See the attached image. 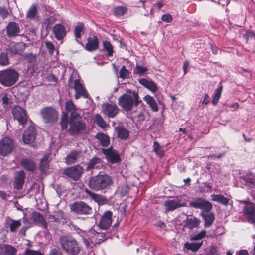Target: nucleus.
Returning a JSON list of instances; mask_svg holds the SVG:
<instances>
[{"mask_svg":"<svg viewBox=\"0 0 255 255\" xmlns=\"http://www.w3.org/2000/svg\"><path fill=\"white\" fill-rule=\"evenodd\" d=\"M83 173V168L78 165L68 167L64 170L63 172L64 175L75 181L78 180Z\"/></svg>","mask_w":255,"mask_h":255,"instance_id":"13","label":"nucleus"},{"mask_svg":"<svg viewBox=\"0 0 255 255\" xmlns=\"http://www.w3.org/2000/svg\"><path fill=\"white\" fill-rule=\"evenodd\" d=\"M190 205L195 208L202 209L206 212L210 211L212 208V205L210 202L202 198H198L190 202Z\"/></svg>","mask_w":255,"mask_h":255,"instance_id":"14","label":"nucleus"},{"mask_svg":"<svg viewBox=\"0 0 255 255\" xmlns=\"http://www.w3.org/2000/svg\"><path fill=\"white\" fill-rule=\"evenodd\" d=\"M70 209L74 214L80 216L79 218L85 219L93 213L92 207L81 201H75L70 205Z\"/></svg>","mask_w":255,"mask_h":255,"instance_id":"4","label":"nucleus"},{"mask_svg":"<svg viewBox=\"0 0 255 255\" xmlns=\"http://www.w3.org/2000/svg\"><path fill=\"white\" fill-rule=\"evenodd\" d=\"M17 250L11 245H4L0 249V255H15Z\"/></svg>","mask_w":255,"mask_h":255,"instance_id":"32","label":"nucleus"},{"mask_svg":"<svg viewBox=\"0 0 255 255\" xmlns=\"http://www.w3.org/2000/svg\"><path fill=\"white\" fill-rule=\"evenodd\" d=\"M20 164L22 167L28 171H33L36 168V164L31 159L24 158L21 159Z\"/></svg>","mask_w":255,"mask_h":255,"instance_id":"26","label":"nucleus"},{"mask_svg":"<svg viewBox=\"0 0 255 255\" xmlns=\"http://www.w3.org/2000/svg\"><path fill=\"white\" fill-rule=\"evenodd\" d=\"M112 182V178L109 175L98 174L90 178L89 181V186L95 191H100L110 186Z\"/></svg>","mask_w":255,"mask_h":255,"instance_id":"3","label":"nucleus"},{"mask_svg":"<svg viewBox=\"0 0 255 255\" xmlns=\"http://www.w3.org/2000/svg\"><path fill=\"white\" fill-rule=\"evenodd\" d=\"M30 219L32 221L33 225H38L44 229H47V222L40 213L33 212L30 217Z\"/></svg>","mask_w":255,"mask_h":255,"instance_id":"18","label":"nucleus"},{"mask_svg":"<svg viewBox=\"0 0 255 255\" xmlns=\"http://www.w3.org/2000/svg\"><path fill=\"white\" fill-rule=\"evenodd\" d=\"M23 57L30 63H35L36 61V55L31 53H24Z\"/></svg>","mask_w":255,"mask_h":255,"instance_id":"52","label":"nucleus"},{"mask_svg":"<svg viewBox=\"0 0 255 255\" xmlns=\"http://www.w3.org/2000/svg\"><path fill=\"white\" fill-rule=\"evenodd\" d=\"M85 191L86 194L89 195L91 199L99 205H103L106 203V199L103 196L95 193L88 189H86Z\"/></svg>","mask_w":255,"mask_h":255,"instance_id":"28","label":"nucleus"},{"mask_svg":"<svg viewBox=\"0 0 255 255\" xmlns=\"http://www.w3.org/2000/svg\"><path fill=\"white\" fill-rule=\"evenodd\" d=\"M153 150L157 155L162 157L164 155L163 147L157 141H154L153 145Z\"/></svg>","mask_w":255,"mask_h":255,"instance_id":"45","label":"nucleus"},{"mask_svg":"<svg viewBox=\"0 0 255 255\" xmlns=\"http://www.w3.org/2000/svg\"><path fill=\"white\" fill-rule=\"evenodd\" d=\"M113 213L111 211H107L102 216L99 226L102 229H107L112 224V216Z\"/></svg>","mask_w":255,"mask_h":255,"instance_id":"20","label":"nucleus"},{"mask_svg":"<svg viewBox=\"0 0 255 255\" xmlns=\"http://www.w3.org/2000/svg\"><path fill=\"white\" fill-rule=\"evenodd\" d=\"M21 45V44L19 43L11 44L9 48L10 53L12 54L19 53L20 51Z\"/></svg>","mask_w":255,"mask_h":255,"instance_id":"53","label":"nucleus"},{"mask_svg":"<svg viewBox=\"0 0 255 255\" xmlns=\"http://www.w3.org/2000/svg\"><path fill=\"white\" fill-rule=\"evenodd\" d=\"M102 153L109 162L114 164L121 161V156L119 152L111 146L107 148H102Z\"/></svg>","mask_w":255,"mask_h":255,"instance_id":"12","label":"nucleus"},{"mask_svg":"<svg viewBox=\"0 0 255 255\" xmlns=\"http://www.w3.org/2000/svg\"><path fill=\"white\" fill-rule=\"evenodd\" d=\"M103 113L109 118L115 117L119 112V109L116 104L105 103L102 105Z\"/></svg>","mask_w":255,"mask_h":255,"instance_id":"17","label":"nucleus"},{"mask_svg":"<svg viewBox=\"0 0 255 255\" xmlns=\"http://www.w3.org/2000/svg\"><path fill=\"white\" fill-rule=\"evenodd\" d=\"M210 102V97L208 94H205L204 95V99L202 102V103L203 104L207 105Z\"/></svg>","mask_w":255,"mask_h":255,"instance_id":"64","label":"nucleus"},{"mask_svg":"<svg viewBox=\"0 0 255 255\" xmlns=\"http://www.w3.org/2000/svg\"><path fill=\"white\" fill-rule=\"evenodd\" d=\"M20 28L18 24L14 22H10L6 27V33L9 37H15L19 35Z\"/></svg>","mask_w":255,"mask_h":255,"instance_id":"24","label":"nucleus"},{"mask_svg":"<svg viewBox=\"0 0 255 255\" xmlns=\"http://www.w3.org/2000/svg\"><path fill=\"white\" fill-rule=\"evenodd\" d=\"M19 74L14 69L8 68L0 71V83L6 87L14 85L18 80Z\"/></svg>","mask_w":255,"mask_h":255,"instance_id":"5","label":"nucleus"},{"mask_svg":"<svg viewBox=\"0 0 255 255\" xmlns=\"http://www.w3.org/2000/svg\"><path fill=\"white\" fill-rule=\"evenodd\" d=\"M206 232L205 230H203L199 232V233L193 235L191 237V240H200L203 238H204L206 236Z\"/></svg>","mask_w":255,"mask_h":255,"instance_id":"55","label":"nucleus"},{"mask_svg":"<svg viewBox=\"0 0 255 255\" xmlns=\"http://www.w3.org/2000/svg\"><path fill=\"white\" fill-rule=\"evenodd\" d=\"M199 220L195 217H187L186 219V226L189 229L197 227L199 224Z\"/></svg>","mask_w":255,"mask_h":255,"instance_id":"40","label":"nucleus"},{"mask_svg":"<svg viewBox=\"0 0 255 255\" xmlns=\"http://www.w3.org/2000/svg\"><path fill=\"white\" fill-rule=\"evenodd\" d=\"M99 46V40L96 35L89 37L85 49L88 51H93L97 50Z\"/></svg>","mask_w":255,"mask_h":255,"instance_id":"21","label":"nucleus"},{"mask_svg":"<svg viewBox=\"0 0 255 255\" xmlns=\"http://www.w3.org/2000/svg\"><path fill=\"white\" fill-rule=\"evenodd\" d=\"M147 71L148 68L147 67L140 66L138 65H136L135 68L133 70V73L137 74L139 75H142Z\"/></svg>","mask_w":255,"mask_h":255,"instance_id":"54","label":"nucleus"},{"mask_svg":"<svg viewBox=\"0 0 255 255\" xmlns=\"http://www.w3.org/2000/svg\"><path fill=\"white\" fill-rule=\"evenodd\" d=\"M9 63L8 54L6 53H1L0 54V65L6 66L8 65Z\"/></svg>","mask_w":255,"mask_h":255,"instance_id":"50","label":"nucleus"},{"mask_svg":"<svg viewBox=\"0 0 255 255\" xmlns=\"http://www.w3.org/2000/svg\"><path fill=\"white\" fill-rule=\"evenodd\" d=\"M25 255H43V254L38 251H34L30 249H27L25 252Z\"/></svg>","mask_w":255,"mask_h":255,"instance_id":"61","label":"nucleus"},{"mask_svg":"<svg viewBox=\"0 0 255 255\" xmlns=\"http://www.w3.org/2000/svg\"><path fill=\"white\" fill-rule=\"evenodd\" d=\"M66 110L67 112H71V113L76 112L75 106L72 101L69 100L66 102Z\"/></svg>","mask_w":255,"mask_h":255,"instance_id":"56","label":"nucleus"},{"mask_svg":"<svg viewBox=\"0 0 255 255\" xmlns=\"http://www.w3.org/2000/svg\"><path fill=\"white\" fill-rule=\"evenodd\" d=\"M118 101L119 105L123 110L126 112L130 111L134 106H137L142 103L141 100L139 99L138 93L135 91L131 90L120 96Z\"/></svg>","mask_w":255,"mask_h":255,"instance_id":"1","label":"nucleus"},{"mask_svg":"<svg viewBox=\"0 0 255 255\" xmlns=\"http://www.w3.org/2000/svg\"><path fill=\"white\" fill-rule=\"evenodd\" d=\"M161 19L164 22L169 23L172 21L173 18L170 14H166L162 16Z\"/></svg>","mask_w":255,"mask_h":255,"instance_id":"62","label":"nucleus"},{"mask_svg":"<svg viewBox=\"0 0 255 255\" xmlns=\"http://www.w3.org/2000/svg\"><path fill=\"white\" fill-rule=\"evenodd\" d=\"M95 138L102 147H106L110 145V137L107 134L99 132L95 135Z\"/></svg>","mask_w":255,"mask_h":255,"instance_id":"27","label":"nucleus"},{"mask_svg":"<svg viewBox=\"0 0 255 255\" xmlns=\"http://www.w3.org/2000/svg\"><path fill=\"white\" fill-rule=\"evenodd\" d=\"M139 83L153 92H156L157 90V85L152 80L142 78L139 80Z\"/></svg>","mask_w":255,"mask_h":255,"instance_id":"30","label":"nucleus"},{"mask_svg":"<svg viewBox=\"0 0 255 255\" xmlns=\"http://www.w3.org/2000/svg\"><path fill=\"white\" fill-rule=\"evenodd\" d=\"M128 71L126 69L125 65H123L120 70L119 77L122 79H124L128 78Z\"/></svg>","mask_w":255,"mask_h":255,"instance_id":"57","label":"nucleus"},{"mask_svg":"<svg viewBox=\"0 0 255 255\" xmlns=\"http://www.w3.org/2000/svg\"><path fill=\"white\" fill-rule=\"evenodd\" d=\"M49 155H45L41 160L40 169L41 171H44L49 168Z\"/></svg>","mask_w":255,"mask_h":255,"instance_id":"47","label":"nucleus"},{"mask_svg":"<svg viewBox=\"0 0 255 255\" xmlns=\"http://www.w3.org/2000/svg\"><path fill=\"white\" fill-rule=\"evenodd\" d=\"M9 15L8 10L5 7H0V16L4 19L6 18Z\"/></svg>","mask_w":255,"mask_h":255,"instance_id":"58","label":"nucleus"},{"mask_svg":"<svg viewBox=\"0 0 255 255\" xmlns=\"http://www.w3.org/2000/svg\"><path fill=\"white\" fill-rule=\"evenodd\" d=\"M103 165L102 159L97 157H94L88 163L86 170L89 171L92 169H101Z\"/></svg>","mask_w":255,"mask_h":255,"instance_id":"25","label":"nucleus"},{"mask_svg":"<svg viewBox=\"0 0 255 255\" xmlns=\"http://www.w3.org/2000/svg\"><path fill=\"white\" fill-rule=\"evenodd\" d=\"M69 124V119L68 114L63 112L60 118V124L61 128H67Z\"/></svg>","mask_w":255,"mask_h":255,"instance_id":"43","label":"nucleus"},{"mask_svg":"<svg viewBox=\"0 0 255 255\" xmlns=\"http://www.w3.org/2000/svg\"><path fill=\"white\" fill-rule=\"evenodd\" d=\"M222 90L223 86L222 84H219V86L216 89L212 98V103L214 106H216L217 104L218 101L221 97Z\"/></svg>","mask_w":255,"mask_h":255,"instance_id":"38","label":"nucleus"},{"mask_svg":"<svg viewBox=\"0 0 255 255\" xmlns=\"http://www.w3.org/2000/svg\"><path fill=\"white\" fill-rule=\"evenodd\" d=\"M67 85L69 88L75 89V98L76 99H78L81 96L85 98L88 97L89 94L84 87L83 85L79 79L74 80L72 74H71L69 77Z\"/></svg>","mask_w":255,"mask_h":255,"instance_id":"8","label":"nucleus"},{"mask_svg":"<svg viewBox=\"0 0 255 255\" xmlns=\"http://www.w3.org/2000/svg\"><path fill=\"white\" fill-rule=\"evenodd\" d=\"M36 137V128H27L23 134V140L25 144L34 142Z\"/></svg>","mask_w":255,"mask_h":255,"instance_id":"22","label":"nucleus"},{"mask_svg":"<svg viewBox=\"0 0 255 255\" xmlns=\"http://www.w3.org/2000/svg\"><path fill=\"white\" fill-rule=\"evenodd\" d=\"M94 122L100 128H106L108 126L106 122L99 114H96L94 118Z\"/></svg>","mask_w":255,"mask_h":255,"instance_id":"46","label":"nucleus"},{"mask_svg":"<svg viewBox=\"0 0 255 255\" xmlns=\"http://www.w3.org/2000/svg\"><path fill=\"white\" fill-rule=\"evenodd\" d=\"M38 10L37 5L33 4L26 13V17L30 20H38Z\"/></svg>","mask_w":255,"mask_h":255,"instance_id":"33","label":"nucleus"},{"mask_svg":"<svg viewBox=\"0 0 255 255\" xmlns=\"http://www.w3.org/2000/svg\"><path fill=\"white\" fill-rule=\"evenodd\" d=\"M212 200L227 206L229 204V199L221 194H212L211 195Z\"/></svg>","mask_w":255,"mask_h":255,"instance_id":"34","label":"nucleus"},{"mask_svg":"<svg viewBox=\"0 0 255 255\" xmlns=\"http://www.w3.org/2000/svg\"><path fill=\"white\" fill-rule=\"evenodd\" d=\"M113 12L116 16H122L128 12V8L125 6H118L114 8Z\"/></svg>","mask_w":255,"mask_h":255,"instance_id":"41","label":"nucleus"},{"mask_svg":"<svg viewBox=\"0 0 255 255\" xmlns=\"http://www.w3.org/2000/svg\"><path fill=\"white\" fill-rule=\"evenodd\" d=\"M118 137L121 139H126L129 136V131L126 128H115Z\"/></svg>","mask_w":255,"mask_h":255,"instance_id":"44","label":"nucleus"},{"mask_svg":"<svg viewBox=\"0 0 255 255\" xmlns=\"http://www.w3.org/2000/svg\"><path fill=\"white\" fill-rule=\"evenodd\" d=\"M45 45L50 54H53L55 50V47L53 44L50 41H46Z\"/></svg>","mask_w":255,"mask_h":255,"instance_id":"59","label":"nucleus"},{"mask_svg":"<svg viewBox=\"0 0 255 255\" xmlns=\"http://www.w3.org/2000/svg\"><path fill=\"white\" fill-rule=\"evenodd\" d=\"M143 99L149 105L153 111L156 112L158 110L157 103L153 97L146 95L144 96Z\"/></svg>","mask_w":255,"mask_h":255,"instance_id":"35","label":"nucleus"},{"mask_svg":"<svg viewBox=\"0 0 255 255\" xmlns=\"http://www.w3.org/2000/svg\"><path fill=\"white\" fill-rule=\"evenodd\" d=\"M84 25L82 22H78L74 30L76 41L81 45H82V43L79 41V39L81 38V33L84 30Z\"/></svg>","mask_w":255,"mask_h":255,"instance_id":"31","label":"nucleus"},{"mask_svg":"<svg viewBox=\"0 0 255 255\" xmlns=\"http://www.w3.org/2000/svg\"><path fill=\"white\" fill-rule=\"evenodd\" d=\"M243 136L245 140L246 141H250L252 138L255 136V131L252 129H250L247 131L246 133H243Z\"/></svg>","mask_w":255,"mask_h":255,"instance_id":"51","label":"nucleus"},{"mask_svg":"<svg viewBox=\"0 0 255 255\" xmlns=\"http://www.w3.org/2000/svg\"><path fill=\"white\" fill-rule=\"evenodd\" d=\"M50 255H62V254L59 250L53 249L50 251Z\"/></svg>","mask_w":255,"mask_h":255,"instance_id":"63","label":"nucleus"},{"mask_svg":"<svg viewBox=\"0 0 255 255\" xmlns=\"http://www.w3.org/2000/svg\"><path fill=\"white\" fill-rule=\"evenodd\" d=\"M40 115L44 122L47 124H54L58 121L59 118L58 112L51 106H47L41 109Z\"/></svg>","mask_w":255,"mask_h":255,"instance_id":"7","label":"nucleus"},{"mask_svg":"<svg viewBox=\"0 0 255 255\" xmlns=\"http://www.w3.org/2000/svg\"><path fill=\"white\" fill-rule=\"evenodd\" d=\"M165 209L167 212L173 211L175 209L186 205L184 200L181 197H175L172 200H167L164 202Z\"/></svg>","mask_w":255,"mask_h":255,"instance_id":"11","label":"nucleus"},{"mask_svg":"<svg viewBox=\"0 0 255 255\" xmlns=\"http://www.w3.org/2000/svg\"><path fill=\"white\" fill-rule=\"evenodd\" d=\"M242 212L248 222L255 225V204L250 202L246 203Z\"/></svg>","mask_w":255,"mask_h":255,"instance_id":"10","label":"nucleus"},{"mask_svg":"<svg viewBox=\"0 0 255 255\" xmlns=\"http://www.w3.org/2000/svg\"><path fill=\"white\" fill-rule=\"evenodd\" d=\"M202 244V241L199 242L191 243H186L185 244V247L188 250H192V251H196L201 247Z\"/></svg>","mask_w":255,"mask_h":255,"instance_id":"42","label":"nucleus"},{"mask_svg":"<svg viewBox=\"0 0 255 255\" xmlns=\"http://www.w3.org/2000/svg\"><path fill=\"white\" fill-rule=\"evenodd\" d=\"M241 178L247 186L251 188H255V178L248 175L243 176Z\"/></svg>","mask_w":255,"mask_h":255,"instance_id":"39","label":"nucleus"},{"mask_svg":"<svg viewBox=\"0 0 255 255\" xmlns=\"http://www.w3.org/2000/svg\"><path fill=\"white\" fill-rule=\"evenodd\" d=\"M70 128H86V124L79 113L74 112L71 113L69 118Z\"/></svg>","mask_w":255,"mask_h":255,"instance_id":"16","label":"nucleus"},{"mask_svg":"<svg viewBox=\"0 0 255 255\" xmlns=\"http://www.w3.org/2000/svg\"><path fill=\"white\" fill-rule=\"evenodd\" d=\"M25 177V174L23 171L20 170L16 172L13 184L14 189L20 190L22 188L24 182Z\"/></svg>","mask_w":255,"mask_h":255,"instance_id":"23","label":"nucleus"},{"mask_svg":"<svg viewBox=\"0 0 255 255\" xmlns=\"http://www.w3.org/2000/svg\"><path fill=\"white\" fill-rule=\"evenodd\" d=\"M78 233L82 237L86 247H89L96 244H99L103 242L105 238L104 233L98 232L93 229L89 230L88 232L80 229Z\"/></svg>","mask_w":255,"mask_h":255,"instance_id":"2","label":"nucleus"},{"mask_svg":"<svg viewBox=\"0 0 255 255\" xmlns=\"http://www.w3.org/2000/svg\"><path fill=\"white\" fill-rule=\"evenodd\" d=\"M52 31L55 38L58 40H63L67 34L66 27L60 23L56 24L53 26Z\"/></svg>","mask_w":255,"mask_h":255,"instance_id":"19","label":"nucleus"},{"mask_svg":"<svg viewBox=\"0 0 255 255\" xmlns=\"http://www.w3.org/2000/svg\"><path fill=\"white\" fill-rule=\"evenodd\" d=\"M23 222L25 225V227L27 228H30L33 225V223L32 221L30 220V218L28 219V218L26 217L24 215V217L22 218Z\"/></svg>","mask_w":255,"mask_h":255,"instance_id":"60","label":"nucleus"},{"mask_svg":"<svg viewBox=\"0 0 255 255\" xmlns=\"http://www.w3.org/2000/svg\"><path fill=\"white\" fill-rule=\"evenodd\" d=\"M60 244L65 252L69 255H77L80 251L77 241L72 237L64 236L60 238Z\"/></svg>","mask_w":255,"mask_h":255,"instance_id":"6","label":"nucleus"},{"mask_svg":"<svg viewBox=\"0 0 255 255\" xmlns=\"http://www.w3.org/2000/svg\"><path fill=\"white\" fill-rule=\"evenodd\" d=\"M104 49L107 52V56H111L113 55L114 51L113 48L109 41H105L103 42Z\"/></svg>","mask_w":255,"mask_h":255,"instance_id":"49","label":"nucleus"},{"mask_svg":"<svg viewBox=\"0 0 255 255\" xmlns=\"http://www.w3.org/2000/svg\"><path fill=\"white\" fill-rule=\"evenodd\" d=\"M81 155V151L73 150L67 155L66 158V163L67 165L74 164L77 161Z\"/></svg>","mask_w":255,"mask_h":255,"instance_id":"29","label":"nucleus"},{"mask_svg":"<svg viewBox=\"0 0 255 255\" xmlns=\"http://www.w3.org/2000/svg\"><path fill=\"white\" fill-rule=\"evenodd\" d=\"M202 216L205 221V226L210 227L214 220V215L212 212H207L206 213H202Z\"/></svg>","mask_w":255,"mask_h":255,"instance_id":"36","label":"nucleus"},{"mask_svg":"<svg viewBox=\"0 0 255 255\" xmlns=\"http://www.w3.org/2000/svg\"><path fill=\"white\" fill-rule=\"evenodd\" d=\"M14 148V141L10 137L5 136L0 140V155L6 157L11 154Z\"/></svg>","mask_w":255,"mask_h":255,"instance_id":"9","label":"nucleus"},{"mask_svg":"<svg viewBox=\"0 0 255 255\" xmlns=\"http://www.w3.org/2000/svg\"><path fill=\"white\" fill-rule=\"evenodd\" d=\"M2 105L3 107L5 110H8L10 108L11 104H12V99L11 96L10 95H8L7 94H4L2 98Z\"/></svg>","mask_w":255,"mask_h":255,"instance_id":"37","label":"nucleus"},{"mask_svg":"<svg viewBox=\"0 0 255 255\" xmlns=\"http://www.w3.org/2000/svg\"><path fill=\"white\" fill-rule=\"evenodd\" d=\"M8 219L11 220V223L9 224L10 231L11 232H14L21 226V220H12L9 217Z\"/></svg>","mask_w":255,"mask_h":255,"instance_id":"48","label":"nucleus"},{"mask_svg":"<svg viewBox=\"0 0 255 255\" xmlns=\"http://www.w3.org/2000/svg\"><path fill=\"white\" fill-rule=\"evenodd\" d=\"M12 113L14 118L22 126L26 123L27 116L26 111L22 107L19 106H15L12 109Z\"/></svg>","mask_w":255,"mask_h":255,"instance_id":"15","label":"nucleus"}]
</instances>
